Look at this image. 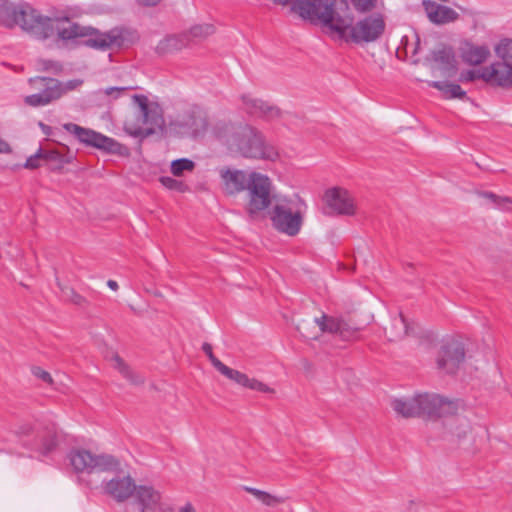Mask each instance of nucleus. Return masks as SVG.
<instances>
[{
    "label": "nucleus",
    "instance_id": "ddd939ff",
    "mask_svg": "<svg viewBox=\"0 0 512 512\" xmlns=\"http://www.w3.org/2000/svg\"><path fill=\"white\" fill-rule=\"evenodd\" d=\"M35 88H43L39 93L25 97V103L29 106H45L61 98L58 80L48 77H37L30 79Z\"/></svg>",
    "mask_w": 512,
    "mask_h": 512
},
{
    "label": "nucleus",
    "instance_id": "393cba45",
    "mask_svg": "<svg viewBox=\"0 0 512 512\" xmlns=\"http://www.w3.org/2000/svg\"><path fill=\"white\" fill-rule=\"evenodd\" d=\"M189 44V37L187 34L167 36L157 45V52L169 53L181 50Z\"/></svg>",
    "mask_w": 512,
    "mask_h": 512
},
{
    "label": "nucleus",
    "instance_id": "9b49d317",
    "mask_svg": "<svg viewBox=\"0 0 512 512\" xmlns=\"http://www.w3.org/2000/svg\"><path fill=\"white\" fill-rule=\"evenodd\" d=\"M418 416L446 417L454 415L462 407L459 400H448L437 394H419L415 396Z\"/></svg>",
    "mask_w": 512,
    "mask_h": 512
},
{
    "label": "nucleus",
    "instance_id": "4468645a",
    "mask_svg": "<svg viewBox=\"0 0 512 512\" xmlns=\"http://www.w3.org/2000/svg\"><path fill=\"white\" fill-rule=\"evenodd\" d=\"M323 200L331 213L337 215H354L356 205L350 192L341 187H333L327 189L324 193Z\"/></svg>",
    "mask_w": 512,
    "mask_h": 512
},
{
    "label": "nucleus",
    "instance_id": "c756f323",
    "mask_svg": "<svg viewBox=\"0 0 512 512\" xmlns=\"http://www.w3.org/2000/svg\"><path fill=\"white\" fill-rule=\"evenodd\" d=\"M195 167V163L187 158H180L172 161L171 173L174 176H181L185 171H192Z\"/></svg>",
    "mask_w": 512,
    "mask_h": 512
},
{
    "label": "nucleus",
    "instance_id": "f257e3e1",
    "mask_svg": "<svg viewBox=\"0 0 512 512\" xmlns=\"http://www.w3.org/2000/svg\"><path fill=\"white\" fill-rule=\"evenodd\" d=\"M0 25L7 28L20 26L39 39L49 38L56 32L63 41L83 39L84 45L102 51L120 46L123 41L117 30L100 32L68 18L43 17L30 4L23 1L0 0Z\"/></svg>",
    "mask_w": 512,
    "mask_h": 512
},
{
    "label": "nucleus",
    "instance_id": "603ef678",
    "mask_svg": "<svg viewBox=\"0 0 512 512\" xmlns=\"http://www.w3.org/2000/svg\"><path fill=\"white\" fill-rule=\"evenodd\" d=\"M161 0H137V2L140 5L143 6H155L157 5Z\"/></svg>",
    "mask_w": 512,
    "mask_h": 512
},
{
    "label": "nucleus",
    "instance_id": "0eeeda50",
    "mask_svg": "<svg viewBox=\"0 0 512 512\" xmlns=\"http://www.w3.org/2000/svg\"><path fill=\"white\" fill-rule=\"evenodd\" d=\"M207 128V116L201 109L196 107L176 115L167 125V130L170 134L194 139L203 136Z\"/></svg>",
    "mask_w": 512,
    "mask_h": 512
},
{
    "label": "nucleus",
    "instance_id": "a211bd4d",
    "mask_svg": "<svg viewBox=\"0 0 512 512\" xmlns=\"http://www.w3.org/2000/svg\"><path fill=\"white\" fill-rule=\"evenodd\" d=\"M220 173L224 189L228 194L233 195L247 190L250 184L251 173L231 169H222Z\"/></svg>",
    "mask_w": 512,
    "mask_h": 512
},
{
    "label": "nucleus",
    "instance_id": "aec40b11",
    "mask_svg": "<svg viewBox=\"0 0 512 512\" xmlns=\"http://www.w3.org/2000/svg\"><path fill=\"white\" fill-rule=\"evenodd\" d=\"M486 82L499 86L512 85V63L496 62L485 67Z\"/></svg>",
    "mask_w": 512,
    "mask_h": 512
},
{
    "label": "nucleus",
    "instance_id": "8fccbe9b",
    "mask_svg": "<svg viewBox=\"0 0 512 512\" xmlns=\"http://www.w3.org/2000/svg\"><path fill=\"white\" fill-rule=\"evenodd\" d=\"M178 512H197L196 508L191 503H186L179 508Z\"/></svg>",
    "mask_w": 512,
    "mask_h": 512
},
{
    "label": "nucleus",
    "instance_id": "cd10ccee",
    "mask_svg": "<svg viewBox=\"0 0 512 512\" xmlns=\"http://www.w3.org/2000/svg\"><path fill=\"white\" fill-rule=\"evenodd\" d=\"M114 367L133 384H141L144 382L142 376L135 375L134 372L125 364V362L118 356L113 357Z\"/></svg>",
    "mask_w": 512,
    "mask_h": 512
},
{
    "label": "nucleus",
    "instance_id": "a878e982",
    "mask_svg": "<svg viewBox=\"0 0 512 512\" xmlns=\"http://www.w3.org/2000/svg\"><path fill=\"white\" fill-rule=\"evenodd\" d=\"M393 410L400 416L409 418L418 416L415 397L409 399H394L391 402Z\"/></svg>",
    "mask_w": 512,
    "mask_h": 512
},
{
    "label": "nucleus",
    "instance_id": "de8ad7c7",
    "mask_svg": "<svg viewBox=\"0 0 512 512\" xmlns=\"http://www.w3.org/2000/svg\"><path fill=\"white\" fill-rule=\"evenodd\" d=\"M32 431V426L28 423H25V424H21L19 425L16 430H15V434L19 437L21 436H27L31 433Z\"/></svg>",
    "mask_w": 512,
    "mask_h": 512
},
{
    "label": "nucleus",
    "instance_id": "09e8293b",
    "mask_svg": "<svg viewBox=\"0 0 512 512\" xmlns=\"http://www.w3.org/2000/svg\"><path fill=\"white\" fill-rule=\"evenodd\" d=\"M245 489H246L247 492H249L254 497H256L259 501H260V499L265 494V491H262V490H259V489H256V488L246 487Z\"/></svg>",
    "mask_w": 512,
    "mask_h": 512
},
{
    "label": "nucleus",
    "instance_id": "c85d7f7f",
    "mask_svg": "<svg viewBox=\"0 0 512 512\" xmlns=\"http://www.w3.org/2000/svg\"><path fill=\"white\" fill-rule=\"evenodd\" d=\"M214 31L215 28L211 24H198L191 27L189 32L186 34L188 35L190 42L192 39L203 40L206 37L212 35Z\"/></svg>",
    "mask_w": 512,
    "mask_h": 512
},
{
    "label": "nucleus",
    "instance_id": "b1692460",
    "mask_svg": "<svg viewBox=\"0 0 512 512\" xmlns=\"http://www.w3.org/2000/svg\"><path fill=\"white\" fill-rule=\"evenodd\" d=\"M476 195L482 200L481 205L499 210H509L512 200L508 196H501L490 191H476Z\"/></svg>",
    "mask_w": 512,
    "mask_h": 512
},
{
    "label": "nucleus",
    "instance_id": "79ce46f5",
    "mask_svg": "<svg viewBox=\"0 0 512 512\" xmlns=\"http://www.w3.org/2000/svg\"><path fill=\"white\" fill-rule=\"evenodd\" d=\"M377 0H352L357 11L366 12L372 10L376 6Z\"/></svg>",
    "mask_w": 512,
    "mask_h": 512
},
{
    "label": "nucleus",
    "instance_id": "6e6552de",
    "mask_svg": "<svg viewBox=\"0 0 512 512\" xmlns=\"http://www.w3.org/2000/svg\"><path fill=\"white\" fill-rule=\"evenodd\" d=\"M318 326L321 333H330L340 336L343 340H351L359 331L358 328L353 327L343 318L328 316L323 314L320 318H315L313 321L303 320L298 324L297 329L301 335L306 339H317L318 334L312 333L310 328Z\"/></svg>",
    "mask_w": 512,
    "mask_h": 512
},
{
    "label": "nucleus",
    "instance_id": "7c9ffc66",
    "mask_svg": "<svg viewBox=\"0 0 512 512\" xmlns=\"http://www.w3.org/2000/svg\"><path fill=\"white\" fill-rule=\"evenodd\" d=\"M58 444V434L56 431H48L42 438L40 451L43 455H48Z\"/></svg>",
    "mask_w": 512,
    "mask_h": 512
},
{
    "label": "nucleus",
    "instance_id": "7ed1b4c3",
    "mask_svg": "<svg viewBox=\"0 0 512 512\" xmlns=\"http://www.w3.org/2000/svg\"><path fill=\"white\" fill-rule=\"evenodd\" d=\"M213 134L229 150L246 158L274 160L278 156L275 149L266 144L262 133L247 123L219 121L213 127Z\"/></svg>",
    "mask_w": 512,
    "mask_h": 512
},
{
    "label": "nucleus",
    "instance_id": "1a4fd4ad",
    "mask_svg": "<svg viewBox=\"0 0 512 512\" xmlns=\"http://www.w3.org/2000/svg\"><path fill=\"white\" fill-rule=\"evenodd\" d=\"M248 202L246 211L251 218H256L266 210L272 202V182L264 174L251 172L250 184L247 188Z\"/></svg>",
    "mask_w": 512,
    "mask_h": 512
},
{
    "label": "nucleus",
    "instance_id": "5701e85b",
    "mask_svg": "<svg viewBox=\"0 0 512 512\" xmlns=\"http://www.w3.org/2000/svg\"><path fill=\"white\" fill-rule=\"evenodd\" d=\"M410 328L402 313L394 316L388 327L385 328L386 336L390 341H398L409 334Z\"/></svg>",
    "mask_w": 512,
    "mask_h": 512
},
{
    "label": "nucleus",
    "instance_id": "a19ab883",
    "mask_svg": "<svg viewBox=\"0 0 512 512\" xmlns=\"http://www.w3.org/2000/svg\"><path fill=\"white\" fill-rule=\"evenodd\" d=\"M202 350L209 358L213 367L217 371H219L224 364L218 358L215 357V355L213 354V351H212V346L209 343H204L202 345Z\"/></svg>",
    "mask_w": 512,
    "mask_h": 512
},
{
    "label": "nucleus",
    "instance_id": "bb28decb",
    "mask_svg": "<svg viewBox=\"0 0 512 512\" xmlns=\"http://www.w3.org/2000/svg\"><path fill=\"white\" fill-rule=\"evenodd\" d=\"M430 86L438 89L443 93L446 98H464L466 96V92L462 90L460 85L449 83L445 81H433L430 83Z\"/></svg>",
    "mask_w": 512,
    "mask_h": 512
},
{
    "label": "nucleus",
    "instance_id": "72a5a7b5",
    "mask_svg": "<svg viewBox=\"0 0 512 512\" xmlns=\"http://www.w3.org/2000/svg\"><path fill=\"white\" fill-rule=\"evenodd\" d=\"M160 183L169 190H174L178 192H185L188 187L183 182L178 181L172 177L162 176L159 179Z\"/></svg>",
    "mask_w": 512,
    "mask_h": 512
},
{
    "label": "nucleus",
    "instance_id": "9d476101",
    "mask_svg": "<svg viewBox=\"0 0 512 512\" xmlns=\"http://www.w3.org/2000/svg\"><path fill=\"white\" fill-rule=\"evenodd\" d=\"M68 458L76 472L116 471L120 466L119 461L111 455H96L85 449L71 450Z\"/></svg>",
    "mask_w": 512,
    "mask_h": 512
},
{
    "label": "nucleus",
    "instance_id": "49530a36",
    "mask_svg": "<svg viewBox=\"0 0 512 512\" xmlns=\"http://www.w3.org/2000/svg\"><path fill=\"white\" fill-rule=\"evenodd\" d=\"M33 374L41 379L42 381L48 383V384H52L53 383V379L51 377V375L47 372V371H44L42 370L41 368L39 367H36L33 369Z\"/></svg>",
    "mask_w": 512,
    "mask_h": 512
},
{
    "label": "nucleus",
    "instance_id": "473e14b6",
    "mask_svg": "<svg viewBox=\"0 0 512 512\" xmlns=\"http://www.w3.org/2000/svg\"><path fill=\"white\" fill-rule=\"evenodd\" d=\"M512 51V40L503 39L495 46L496 55L501 58L502 62H511L510 52Z\"/></svg>",
    "mask_w": 512,
    "mask_h": 512
},
{
    "label": "nucleus",
    "instance_id": "e433bc0d",
    "mask_svg": "<svg viewBox=\"0 0 512 512\" xmlns=\"http://www.w3.org/2000/svg\"><path fill=\"white\" fill-rule=\"evenodd\" d=\"M434 60L436 62L444 64L445 65V67H444L445 70H449L450 68L451 69L455 68L454 64H453V62H454L453 56L449 52H447L445 50H440V51L435 52L434 53Z\"/></svg>",
    "mask_w": 512,
    "mask_h": 512
},
{
    "label": "nucleus",
    "instance_id": "423d86ee",
    "mask_svg": "<svg viewBox=\"0 0 512 512\" xmlns=\"http://www.w3.org/2000/svg\"><path fill=\"white\" fill-rule=\"evenodd\" d=\"M63 128L79 142L87 146L124 157L130 154L129 148L125 145L92 129L79 126L75 123H65L63 124Z\"/></svg>",
    "mask_w": 512,
    "mask_h": 512
},
{
    "label": "nucleus",
    "instance_id": "3c124183",
    "mask_svg": "<svg viewBox=\"0 0 512 512\" xmlns=\"http://www.w3.org/2000/svg\"><path fill=\"white\" fill-rule=\"evenodd\" d=\"M10 145L4 140L0 139V153H10Z\"/></svg>",
    "mask_w": 512,
    "mask_h": 512
},
{
    "label": "nucleus",
    "instance_id": "c9c22d12",
    "mask_svg": "<svg viewBox=\"0 0 512 512\" xmlns=\"http://www.w3.org/2000/svg\"><path fill=\"white\" fill-rule=\"evenodd\" d=\"M83 83L84 81L82 79H71L65 82H61L58 80L60 96L62 97L63 95L71 91L77 90L79 87L82 86Z\"/></svg>",
    "mask_w": 512,
    "mask_h": 512
},
{
    "label": "nucleus",
    "instance_id": "f3484780",
    "mask_svg": "<svg viewBox=\"0 0 512 512\" xmlns=\"http://www.w3.org/2000/svg\"><path fill=\"white\" fill-rule=\"evenodd\" d=\"M137 486L129 475H117L105 482L104 490L106 494L118 502H123L132 496Z\"/></svg>",
    "mask_w": 512,
    "mask_h": 512
},
{
    "label": "nucleus",
    "instance_id": "f704fd0d",
    "mask_svg": "<svg viewBox=\"0 0 512 512\" xmlns=\"http://www.w3.org/2000/svg\"><path fill=\"white\" fill-rule=\"evenodd\" d=\"M59 287L63 293V296L71 303L79 306L84 305L86 303V299L80 294H78L73 288L66 286L62 287L60 284Z\"/></svg>",
    "mask_w": 512,
    "mask_h": 512
},
{
    "label": "nucleus",
    "instance_id": "ea45409f",
    "mask_svg": "<svg viewBox=\"0 0 512 512\" xmlns=\"http://www.w3.org/2000/svg\"><path fill=\"white\" fill-rule=\"evenodd\" d=\"M42 148H40L34 155H31L25 162L24 167L27 169H36L42 165Z\"/></svg>",
    "mask_w": 512,
    "mask_h": 512
},
{
    "label": "nucleus",
    "instance_id": "2eb2a0df",
    "mask_svg": "<svg viewBox=\"0 0 512 512\" xmlns=\"http://www.w3.org/2000/svg\"><path fill=\"white\" fill-rule=\"evenodd\" d=\"M242 109L252 117L273 121L281 117V110L274 104L250 94L241 96Z\"/></svg>",
    "mask_w": 512,
    "mask_h": 512
},
{
    "label": "nucleus",
    "instance_id": "6ab92c4d",
    "mask_svg": "<svg viewBox=\"0 0 512 512\" xmlns=\"http://www.w3.org/2000/svg\"><path fill=\"white\" fill-rule=\"evenodd\" d=\"M219 372L222 375H224L225 377H227L228 379L234 381L235 383H237L243 387L249 388L251 390H255L258 392H262V393H274L275 392L273 388H270L265 383L255 379V378H249L246 374H244L238 370L232 369V368L226 366L225 364L221 367Z\"/></svg>",
    "mask_w": 512,
    "mask_h": 512
},
{
    "label": "nucleus",
    "instance_id": "20e7f679",
    "mask_svg": "<svg viewBox=\"0 0 512 512\" xmlns=\"http://www.w3.org/2000/svg\"><path fill=\"white\" fill-rule=\"evenodd\" d=\"M132 99L139 109V116L142 119V124L147 125V127L144 128L131 121H126L124 123V130L127 134L135 138L144 139L157 131L162 133L168 132L163 116V110L159 104L149 102L145 95H134Z\"/></svg>",
    "mask_w": 512,
    "mask_h": 512
},
{
    "label": "nucleus",
    "instance_id": "f03ea898",
    "mask_svg": "<svg viewBox=\"0 0 512 512\" xmlns=\"http://www.w3.org/2000/svg\"><path fill=\"white\" fill-rule=\"evenodd\" d=\"M292 9L302 19L320 23L340 39L356 44L377 41L386 27L380 13L365 16L354 24L347 0H297Z\"/></svg>",
    "mask_w": 512,
    "mask_h": 512
},
{
    "label": "nucleus",
    "instance_id": "4c0bfd02",
    "mask_svg": "<svg viewBox=\"0 0 512 512\" xmlns=\"http://www.w3.org/2000/svg\"><path fill=\"white\" fill-rule=\"evenodd\" d=\"M476 79H483L486 81L485 68L479 70H468L460 74L461 82H472Z\"/></svg>",
    "mask_w": 512,
    "mask_h": 512
},
{
    "label": "nucleus",
    "instance_id": "c03bdc74",
    "mask_svg": "<svg viewBox=\"0 0 512 512\" xmlns=\"http://www.w3.org/2000/svg\"><path fill=\"white\" fill-rule=\"evenodd\" d=\"M260 501L267 506H274L279 503H282L283 499L281 497H277L265 492L264 496L260 499Z\"/></svg>",
    "mask_w": 512,
    "mask_h": 512
},
{
    "label": "nucleus",
    "instance_id": "a18cd8bd",
    "mask_svg": "<svg viewBox=\"0 0 512 512\" xmlns=\"http://www.w3.org/2000/svg\"><path fill=\"white\" fill-rule=\"evenodd\" d=\"M129 88L127 87H108L102 90L103 94L106 96H112L113 98H118L121 94H123Z\"/></svg>",
    "mask_w": 512,
    "mask_h": 512
},
{
    "label": "nucleus",
    "instance_id": "2f4dec72",
    "mask_svg": "<svg viewBox=\"0 0 512 512\" xmlns=\"http://www.w3.org/2000/svg\"><path fill=\"white\" fill-rule=\"evenodd\" d=\"M36 68L38 71L50 72L53 74H60L63 70V66L61 65V63L48 59L37 60Z\"/></svg>",
    "mask_w": 512,
    "mask_h": 512
},
{
    "label": "nucleus",
    "instance_id": "37998d69",
    "mask_svg": "<svg viewBox=\"0 0 512 512\" xmlns=\"http://www.w3.org/2000/svg\"><path fill=\"white\" fill-rule=\"evenodd\" d=\"M61 154L55 150L42 149V159L44 163L61 162Z\"/></svg>",
    "mask_w": 512,
    "mask_h": 512
},
{
    "label": "nucleus",
    "instance_id": "f8f14e48",
    "mask_svg": "<svg viewBox=\"0 0 512 512\" xmlns=\"http://www.w3.org/2000/svg\"><path fill=\"white\" fill-rule=\"evenodd\" d=\"M465 359V350L461 342L449 340L444 342L438 351L436 364L438 370L446 374H454Z\"/></svg>",
    "mask_w": 512,
    "mask_h": 512
},
{
    "label": "nucleus",
    "instance_id": "5fc2aeb1",
    "mask_svg": "<svg viewBox=\"0 0 512 512\" xmlns=\"http://www.w3.org/2000/svg\"><path fill=\"white\" fill-rule=\"evenodd\" d=\"M107 286L111 289L116 291L118 289V283L115 280H108Z\"/></svg>",
    "mask_w": 512,
    "mask_h": 512
},
{
    "label": "nucleus",
    "instance_id": "39448f33",
    "mask_svg": "<svg viewBox=\"0 0 512 512\" xmlns=\"http://www.w3.org/2000/svg\"><path fill=\"white\" fill-rule=\"evenodd\" d=\"M306 209L305 201L298 195L295 198L279 200L271 214L272 224L279 232L295 236L301 229Z\"/></svg>",
    "mask_w": 512,
    "mask_h": 512
},
{
    "label": "nucleus",
    "instance_id": "dca6fc26",
    "mask_svg": "<svg viewBox=\"0 0 512 512\" xmlns=\"http://www.w3.org/2000/svg\"><path fill=\"white\" fill-rule=\"evenodd\" d=\"M134 495L140 512H166L161 493L152 486H137Z\"/></svg>",
    "mask_w": 512,
    "mask_h": 512
},
{
    "label": "nucleus",
    "instance_id": "4be33fe9",
    "mask_svg": "<svg viewBox=\"0 0 512 512\" xmlns=\"http://www.w3.org/2000/svg\"><path fill=\"white\" fill-rule=\"evenodd\" d=\"M490 55V49L486 45H474L465 43L461 50L463 61L469 65H479Z\"/></svg>",
    "mask_w": 512,
    "mask_h": 512
},
{
    "label": "nucleus",
    "instance_id": "58836bf2",
    "mask_svg": "<svg viewBox=\"0 0 512 512\" xmlns=\"http://www.w3.org/2000/svg\"><path fill=\"white\" fill-rule=\"evenodd\" d=\"M454 422L457 425L455 429L452 431V433L456 435L458 438L465 437L466 434L470 431V424L468 420L465 418H457L454 420Z\"/></svg>",
    "mask_w": 512,
    "mask_h": 512
},
{
    "label": "nucleus",
    "instance_id": "412c9836",
    "mask_svg": "<svg viewBox=\"0 0 512 512\" xmlns=\"http://www.w3.org/2000/svg\"><path fill=\"white\" fill-rule=\"evenodd\" d=\"M423 6L429 20L435 24H446L458 18V13L450 7L435 1L426 0Z\"/></svg>",
    "mask_w": 512,
    "mask_h": 512
},
{
    "label": "nucleus",
    "instance_id": "864d4df0",
    "mask_svg": "<svg viewBox=\"0 0 512 512\" xmlns=\"http://www.w3.org/2000/svg\"><path fill=\"white\" fill-rule=\"evenodd\" d=\"M275 4H278V5H282V6H285L287 4H289L292 0H272ZM297 0H294L292 2V5H294V3L296 2ZM293 6H291V10L294 12V10L292 9ZM296 13V11H295ZM297 14L299 15V13L297 12Z\"/></svg>",
    "mask_w": 512,
    "mask_h": 512
}]
</instances>
